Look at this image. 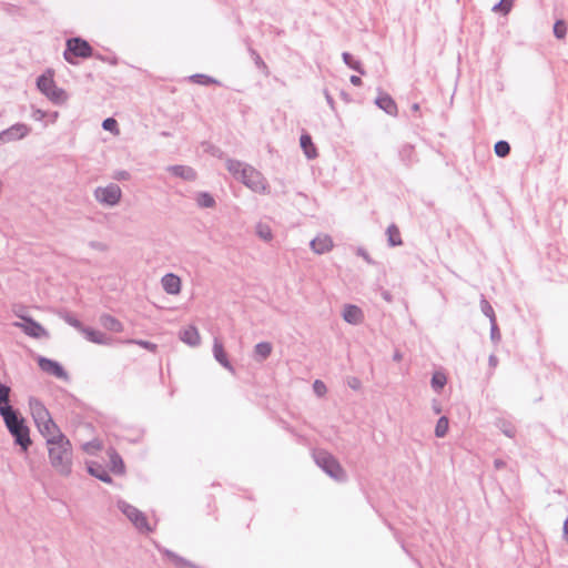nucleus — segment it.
I'll return each mask as SVG.
<instances>
[{
	"mask_svg": "<svg viewBox=\"0 0 568 568\" xmlns=\"http://www.w3.org/2000/svg\"><path fill=\"white\" fill-rule=\"evenodd\" d=\"M446 383H447V378H446L445 374H443L440 372H436L433 374L430 384H432L433 389L436 393H440V390L444 388Z\"/></svg>",
	"mask_w": 568,
	"mask_h": 568,
	"instance_id": "32",
	"label": "nucleus"
},
{
	"mask_svg": "<svg viewBox=\"0 0 568 568\" xmlns=\"http://www.w3.org/2000/svg\"><path fill=\"white\" fill-rule=\"evenodd\" d=\"M47 113L40 109H37L32 113V118L37 121H42L45 118Z\"/></svg>",
	"mask_w": 568,
	"mask_h": 568,
	"instance_id": "51",
	"label": "nucleus"
},
{
	"mask_svg": "<svg viewBox=\"0 0 568 568\" xmlns=\"http://www.w3.org/2000/svg\"><path fill=\"white\" fill-rule=\"evenodd\" d=\"M10 393L11 388L4 384L0 383V415H6L13 409L10 405Z\"/></svg>",
	"mask_w": 568,
	"mask_h": 568,
	"instance_id": "21",
	"label": "nucleus"
},
{
	"mask_svg": "<svg viewBox=\"0 0 568 568\" xmlns=\"http://www.w3.org/2000/svg\"><path fill=\"white\" fill-rule=\"evenodd\" d=\"M383 297H384L386 301H388V302L390 301V295H389V293H387V292H385V293L383 294Z\"/></svg>",
	"mask_w": 568,
	"mask_h": 568,
	"instance_id": "62",
	"label": "nucleus"
},
{
	"mask_svg": "<svg viewBox=\"0 0 568 568\" xmlns=\"http://www.w3.org/2000/svg\"><path fill=\"white\" fill-rule=\"evenodd\" d=\"M376 105L389 115L397 114V105L389 94L383 93L375 100Z\"/></svg>",
	"mask_w": 568,
	"mask_h": 568,
	"instance_id": "20",
	"label": "nucleus"
},
{
	"mask_svg": "<svg viewBox=\"0 0 568 568\" xmlns=\"http://www.w3.org/2000/svg\"><path fill=\"white\" fill-rule=\"evenodd\" d=\"M166 170L184 181H194L196 179V172L187 165H170Z\"/></svg>",
	"mask_w": 568,
	"mask_h": 568,
	"instance_id": "19",
	"label": "nucleus"
},
{
	"mask_svg": "<svg viewBox=\"0 0 568 568\" xmlns=\"http://www.w3.org/2000/svg\"><path fill=\"white\" fill-rule=\"evenodd\" d=\"M489 366L495 368L498 365V358L496 355H490L488 358Z\"/></svg>",
	"mask_w": 568,
	"mask_h": 568,
	"instance_id": "56",
	"label": "nucleus"
},
{
	"mask_svg": "<svg viewBox=\"0 0 568 568\" xmlns=\"http://www.w3.org/2000/svg\"><path fill=\"white\" fill-rule=\"evenodd\" d=\"M349 81L355 87H359L363 83L362 79L359 77H357V75H351Z\"/></svg>",
	"mask_w": 568,
	"mask_h": 568,
	"instance_id": "54",
	"label": "nucleus"
},
{
	"mask_svg": "<svg viewBox=\"0 0 568 568\" xmlns=\"http://www.w3.org/2000/svg\"><path fill=\"white\" fill-rule=\"evenodd\" d=\"M490 338L493 342L498 343L501 338L499 328L497 326V321L490 322Z\"/></svg>",
	"mask_w": 568,
	"mask_h": 568,
	"instance_id": "45",
	"label": "nucleus"
},
{
	"mask_svg": "<svg viewBox=\"0 0 568 568\" xmlns=\"http://www.w3.org/2000/svg\"><path fill=\"white\" fill-rule=\"evenodd\" d=\"M58 116V112H55L53 115H52V119H55Z\"/></svg>",
	"mask_w": 568,
	"mask_h": 568,
	"instance_id": "64",
	"label": "nucleus"
},
{
	"mask_svg": "<svg viewBox=\"0 0 568 568\" xmlns=\"http://www.w3.org/2000/svg\"><path fill=\"white\" fill-rule=\"evenodd\" d=\"M3 422L14 438V443L21 447L23 452L28 450L31 445L29 435V428L24 423V419L19 415L17 410H12L1 416Z\"/></svg>",
	"mask_w": 568,
	"mask_h": 568,
	"instance_id": "3",
	"label": "nucleus"
},
{
	"mask_svg": "<svg viewBox=\"0 0 568 568\" xmlns=\"http://www.w3.org/2000/svg\"><path fill=\"white\" fill-rule=\"evenodd\" d=\"M100 323L104 328L111 332L120 333L123 331V324L110 314H102L100 316Z\"/></svg>",
	"mask_w": 568,
	"mask_h": 568,
	"instance_id": "25",
	"label": "nucleus"
},
{
	"mask_svg": "<svg viewBox=\"0 0 568 568\" xmlns=\"http://www.w3.org/2000/svg\"><path fill=\"white\" fill-rule=\"evenodd\" d=\"M343 320L352 325H358L364 321L363 311L353 304H347L344 306L342 312Z\"/></svg>",
	"mask_w": 568,
	"mask_h": 568,
	"instance_id": "13",
	"label": "nucleus"
},
{
	"mask_svg": "<svg viewBox=\"0 0 568 568\" xmlns=\"http://www.w3.org/2000/svg\"><path fill=\"white\" fill-rule=\"evenodd\" d=\"M59 315L70 326L74 327L79 332L83 331L84 325L78 318H75L71 313L60 312Z\"/></svg>",
	"mask_w": 568,
	"mask_h": 568,
	"instance_id": "33",
	"label": "nucleus"
},
{
	"mask_svg": "<svg viewBox=\"0 0 568 568\" xmlns=\"http://www.w3.org/2000/svg\"><path fill=\"white\" fill-rule=\"evenodd\" d=\"M180 339L192 347L199 346L201 343L200 333L197 328L192 325L180 332Z\"/></svg>",
	"mask_w": 568,
	"mask_h": 568,
	"instance_id": "18",
	"label": "nucleus"
},
{
	"mask_svg": "<svg viewBox=\"0 0 568 568\" xmlns=\"http://www.w3.org/2000/svg\"><path fill=\"white\" fill-rule=\"evenodd\" d=\"M102 128L110 132H119L118 122L113 118H108L102 122Z\"/></svg>",
	"mask_w": 568,
	"mask_h": 568,
	"instance_id": "43",
	"label": "nucleus"
},
{
	"mask_svg": "<svg viewBox=\"0 0 568 568\" xmlns=\"http://www.w3.org/2000/svg\"><path fill=\"white\" fill-rule=\"evenodd\" d=\"M403 358V355L399 352H395L393 359L399 362Z\"/></svg>",
	"mask_w": 568,
	"mask_h": 568,
	"instance_id": "59",
	"label": "nucleus"
},
{
	"mask_svg": "<svg viewBox=\"0 0 568 568\" xmlns=\"http://www.w3.org/2000/svg\"><path fill=\"white\" fill-rule=\"evenodd\" d=\"M39 432L44 436L47 445L49 444V440H59L63 437H65L57 424L53 422L52 418L47 419L44 423H39L37 425Z\"/></svg>",
	"mask_w": 568,
	"mask_h": 568,
	"instance_id": "12",
	"label": "nucleus"
},
{
	"mask_svg": "<svg viewBox=\"0 0 568 568\" xmlns=\"http://www.w3.org/2000/svg\"><path fill=\"white\" fill-rule=\"evenodd\" d=\"M81 333L85 336V338L89 342L100 344V345L109 344V338L106 337V335L104 333H102L100 331L84 326V328Z\"/></svg>",
	"mask_w": 568,
	"mask_h": 568,
	"instance_id": "24",
	"label": "nucleus"
},
{
	"mask_svg": "<svg viewBox=\"0 0 568 568\" xmlns=\"http://www.w3.org/2000/svg\"><path fill=\"white\" fill-rule=\"evenodd\" d=\"M567 27L564 21H557L554 26V33L558 39H562L566 36Z\"/></svg>",
	"mask_w": 568,
	"mask_h": 568,
	"instance_id": "41",
	"label": "nucleus"
},
{
	"mask_svg": "<svg viewBox=\"0 0 568 568\" xmlns=\"http://www.w3.org/2000/svg\"><path fill=\"white\" fill-rule=\"evenodd\" d=\"M23 323H14V326L21 328L27 335L36 338L48 336L47 331L41 324L32 320L31 317H22Z\"/></svg>",
	"mask_w": 568,
	"mask_h": 568,
	"instance_id": "10",
	"label": "nucleus"
},
{
	"mask_svg": "<svg viewBox=\"0 0 568 568\" xmlns=\"http://www.w3.org/2000/svg\"><path fill=\"white\" fill-rule=\"evenodd\" d=\"M130 174L126 171H119L115 173L114 179L116 180H129Z\"/></svg>",
	"mask_w": 568,
	"mask_h": 568,
	"instance_id": "53",
	"label": "nucleus"
},
{
	"mask_svg": "<svg viewBox=\"0 0 568 568\" xmlns=\"http://www.w3.org/2000/svg\"><path fill=\"white\" fill-rule=\"evenodd\" d=\"M37 362L40 369L43 371L44 373L63 381L69 379L68 373L58 362L43 356H39Z\"/></svg>",
	"mask_w": 568,
	"mask_h": 568,
	"instance_id": "9",
	"label": "nucleus"
},
{
	"mask_svg": "<svg viewBox=\"0 0 568 568\" xmlns=\"http://www.w3.org/2000/svg\"><path fill=\"white\" fill-rule=\"evenodd\" d=\"M0 143H6L4 142V136L2 135V132H0Z\"/></svg>",
	"mask_w": 568,
	"mask_h": 568,
	"instance_id": "63",
	"label": "nucleus"
},
{
	"mask_svg": "<svg viewBox=\"0 0 568 568\" xmlns=\"http://www.w3.org/2000/svg\"><path fill=\"white\" fill-rule=\"evenodd\" d=\"M448 428H449L448 418L446 416H442L436 423V427H435L436 437H438V438L445 437L448 432Z\"/></svg>",
	"mask_w": 568,
	"mask_h": 568,
	"instance_id": "34",
	"label": "nucleus"
},
{
	"mask_svg": "<svg viewBox=\"0 0 568 568\" xmlns=\"http://www.w3.org/2000/svg\"><path fill=\"white\" fill-rule=\"evenodd\" d=\"M161 284L164 292L170 295H178L181 292V278L173 273L165 274L161 280Z\"/></svg>",
	"mask_w": 568,
	"mask_h": 568,
	"instance_id": "15",
	"label": "nucleus"
},
{
	"mask_svg": "<svg viewBox=\"0 0 568 568\" xmlns=\"http://www.w3.org/2000/svg\"><path fill=\"white\" fill-rule=\"evenodd\" d=\"M89 473L95 478L100 479L103 483L110 484L112 481L111 476L108 470L100 464H92L88 468Z\"/></svg>",
	"mask_w": 568,
	"mask_h": 568,
	"instance_id": "28",
	"label": "nucleus"
},
{
	"mask_svg": "<svg viewBox=\"0 0 568 568\" xmlns=\"http://www.w3.org/2000/svg\"><path fill=\"white\" fill-rule=\"evenodd\" d=\"M480 310L489 318V322H494L496 320L495 311L489 302L481 296L480 298Z\"/></svg>",
	"mask_w": 568,
	"mask_h": 568,
	"instance_id": "37",
	"label": "nucleus"
},
{
	"mask_svg": "<svg viewBox=\"0 0 568 568\" xmlns=\"http://www.w3.org/2000/svg\"><path fill=\"white\" fill-rule=\"evenodd\" d=\"M97 202L104 206L113 207L122 199V190L116 183H109L105 186H98L93 192Z\"/></svg>",
	"mask_w": 568,
	"mask_h": 568,
	"instance_id": "7",
	"label": "nucleus"
},
{
	"mask_svg": "<svg viewBox=\"0 0 568 568\" xmlns=\"http://www.w3.org/2000/svg\"><path fill=\"white\" fill-rule=\"evenodd\" d=\"M31 129L29 125L24 123H16L10 128L2 131V135L4 136V142H13L19 141L26 138L30 133Z\"/></svg>",
	"mask_w": 568,
	"mask_h": 568,
	"instance_id": "11",
	"label": "nucleus"
},
{
	"mask_svg": "<svg viewBox=\"0 0 568 568\" xmlns=\"http://www.w3.org/2000/svg\"><path fill=\"white\" fill-rule=\"evenodd\" d=\"M495 153L499 158H505L510 153V145L507 141L500 140L495 144Z\"/></svg>",
	"mask_w": 568,
	"mask_h": 568,
	"instance_id": "39",
	"label": "nucleus"
},
{
	"mask_svg": "<svg viewBox=\"0 0 568 568\" xmlns=\"http://www.w3.org/2000/svg\"><path fill=\"white\" fill-rule=\"evenodd\" d=\"M300 143L307 159H315L317 156V151L311 135L303 134L300 139Z\"/></svg>",
	"mask_w": 568,
	"mask_h": 568,
	"instance_id": "26",
	"label": "nucleus"
},
{
	"mask_svg": "<svg viewBox=\"0 0 568 568\" xmlns=\"http://www.w3.org/2000/svg\"><path fill=\"white\" fill-rule=\"evenodd\" d=\"M434 410H435V413H436V414H439V413H440V407H439V405L434 404Z\"/></svg>",
	"mask_w": 568,
	"mask_h": 568,
	"instance_id": "61",
	"label": "nucleus"
},
{
	"mask_svg": "<svg viewBox=\"0 0 568 568\" xmlns=\"http://www.w3.org/2000/svg\"><path fill=\"white\" fill-rule=\"evenodd\" d=\"M324 95H325V99L329 105V108L335 111V101L333 99V97L329 94V92L327 90H324Z\"/></svg>",
	"mask_w": 568,
	"mask_h": 568,
	"instance_id": "52",
	"label": "nucleus"
},
{
	"mask_svg": "<svg viewBox=\"0 0 568 568\" xmlns=\"http://www.w3.org/2000/svg\"><path fill=\"white\" fill-rule=\"evenodd\" d=\"M258 235H260L263 240H265V241H270V240L272 239V232H271V230H270L268 227H266V229H262V227H260V230H258Z\"/></svg>",
	"mask_w": 568,
	"mask_h": 568,
	"instance_id": "49",
	"label": "nucleus"
},
{
	"mask_svg": "<svg viewBox=\"0 0 568 568\" xmlns=\"http://www.w3.org/2000/svg\"><path fill=\"white\" fill-rule=\"evenodd\" d=\"M316 465L322 468L329 477L337 481L346 480V473L338 460L328 452L318 449L313 453Z\"/></svg>",
	"mask_w": 568,
	"mask_h": 568,
	"instance_id": "4",
	"label": "nucleus"
},
{
	"mask_svg": "<svg viewBox=\"0 0 568 568\" xmlns=\"http://www.w3.org/2000/svg\"><path fill=\"white\" fill-rule=\"evenodd\" d=\"M342 58L347 67L357 71L361 74H365V70L363 69L362 63L358 60H355L351 53L344 52L342 54Z\"/></svg>",
	"mask_w": 568,
	"mask_h": 568,
	"instance_id": "31",
	"label": "nucleus"
},
{
	"mask_svg": "<svg viewBox=\"0 0 568 568\" xmlns=\"http://www.w3.org/2000/svg\"><path fill=\"white\" fill-rule=\"evenodd\" d=\"M419 109H420V106H419V104H418V103H414V104L412 105V111H414V112H418V111H419Z\"/></svg>",
	"mask_w": 568,
	"mask_h": 568,
	"instance_id": "60",
	"label": "nucleus"
},
{
	"mask_svg": "<svg viewBox=\"0 0 568 568\" xmlns=\"http://www.w3.org/2000/svg\"><path fill=\"white\" fill-rule=\"evenodd\" d=\"M192 79L199 83V84H212V83H217V81L209 75H205V74H195L192 77Z\"/></svg>",
	"mask_w": 568,
	"mask_h": 568,
	"instance_id": "42",
	"label": "nucleus"
},
{
	"mask_svg": "<svg viewBox=\"0 0 568 568\" xmlns=\"http://www.w3.org/2000/svg\"><path fill=\"white\" fill-rule=\"evenodd\" d=\"M248 51H250V54L253 58L256 67L262 69V70H266L267 65L265 64V62L263 61L261 55L254 49H252V48H250Z\"/></svg>",
	"mask_w": 568,
	"mask_h": 568,
	"instance_id": "44",
	"label": "nucleus"
},
{
	"mask_svg": "<svg viewBox=\"0 0 568 568\" xmlns=\"http://www.w3.org/2000/svg\"><path fill=\"white\" fill-rule=\"evenodd\" d=\"M89 246L93 250H97V251H100V252H104L108 250V246L102 243V242H99V241H91L89 243Z\"/></svg>",
	"mask_w": 568,
	"mask_h": 568,
	"instance_id": "48",
	"label": "nucleus"
},
{
	"mask_svg": "<svg viewBox=\"0 0 568 568\" xmlns=\"http://www.w3.org/2000/svg\"><path fill=\"white\" fill-rule=\"evenodd\" d=\"M387 240L390 246H399L403 244L399 229L395 224H390L387 230Z\"/></svg>",
	"mask_w": 568,
	"mask_h": 568,
	"instance_id": "30",
	"label": "nucleus"
},
{
	"mask_svg": "<svg viewBox=\"0 0 568 568\" xmlns=\"http://www.w3.org/2000/svg\"><path fill=\"white\" fill-rule=\"evenodd\" d=\"M125 343L128 344H136L152 353H155L156 349H158V345L154 344V343H151L149 341H143V339H128Z\"/></svg>",
	"mask_w": 568,
	"mask_h": 568,
	"instance_id": "40",
	"label": "nucleus"
},
{
	"mask_svg": "<svg viewBox=\"0 0 568 568\" xmlns=\"http://www.w3.org/2000/svg\"><path fill=\"white\" fill-rule=\"evenodd\" d=\"M118 508L123 515H125V517L134 525L136 529L145 532L151 531V527L149 526L145 515L136 507L124 500H119Z\"/></svg>",
	"mask_w": 568,
	"mask_h": 568,
	"instance_id": "8",
	"label": "nucleus"
},
{
	"mask_svg": "<svg viewBox=\"0 0 568 568\" xmlns=\"http://www.w3.org/2000/svg\"><path fill=\"white\" fill-rule=\"evenodd\" d=\"M49 459L52 467L62 476L72 471V446L67 437L59 440H49Z\"/></svg>",
	"mask_w": 568,
	"mask_h": 568,
	"instance_id": "2",
	"label": "nucleus"
},
{
	"mask_svg": "<svg viewBox=\"0 0 568 568\" xmlns=\"http://www.w3.org/2000/svg\"><path fill=\"white\" fill-rule=\"evenodd\" d=\"M357 255L362 256L368 264H374L373 260L371 258L369 254L362 247L357 250Z\"/></svg>",
	"mask_w": 568,
	"mask_h": 568,
	"instance_id": "50",
	"label": "nucleus"
},
{
	"mask_svg": "<svg viewBox=\"0 0 568 568\" xmlns=\"http://www.w3.org/2000/svg\"><path fill=\"white\" fill-rule=\"evenodd\" d=\"M37 87L50 101L55 104H61L67 101L65 91L55 85L53 74L50 71H48V74H42L38 78Z\"/></svg>",
	"mask_w": 568,
	"mask_h": 568,
	"instance_id": "5",
	"label": "nucleus"
},
{
	"mask_svg": "<svg viewBox=\"0 0 568 568\" xmlns=\"http://www.w3.org/2000/svg\"><path fill=\"white\" fill-rule=\"evenodd\" d=\"M347 386L354 390H358L362 387V382L359 378L355 376L347 377Z\"/></svg>",
	"mask_w": 568,
	"mask_h": 568,
	"instance_id": "47",
	"label": "nucleus"
},
{
	"mask_svg": "<svg viewBox=\"0 0 568 568\" xmlns=\"http://www.w3.org/2000/svg\"><path fill=\"white\" fill-rule=\"evenodd\" d=\"M313 389H314V393L317 395V396H323L326 394L327 392V388H326V385L320 381V379H316L313 384Z\"/></svg>",
	"mask_w": 568,
	"mask_h": 568,
	"instance_id": "46",
	"label": "nucleus"
},
{
	"mask_svg": "<svg viewBox=\"0 0 568 568\" xmlns=\"http://www.w3.org/2000/svg\"><path fill=\"white\" fill-rule=\"evenodd\" d=\"M226 169L234 176V179L242 182L253 192L262 194L268 193L266 179L252 165L245 164L239 160L227 159Z\"/></svg>",
	"mask_w": 568,
	"mask_h": 568,
	"instance_id": "1",
	"label": "nucleus"
},
{
	"mask_svg": "<svg viewBox=\"0 0 568 568\" xmlns=\"http://www.w3.org/2000/svg\"><path fill=\"white\" fill-rule=\"evenodd\" d=\"M30 409L36 425L44 423L47 419L51 418L49 410L37 398L30 399Z\"/></svg>",
	"mask_w": 568,
	"mask_h": 568,
	"instance_id": "14",
	"label": "nucleus"
},
{
	"mask_svg": "<svg viewBox=\"0 0 568 568\" xmlns=\"http://www.w3.org/2000/svg\"><path fill=\"white\" fill-rule=\"evenodd\" d=\"M494 467H495V469L499 470V469L506 467V463L503 459L497 458L494 460Z\"/></svg>",
	"mask_w": 568,
	"mask_h": 568,
	"instance_id": "55",
	"label": "nucleus"
},
{
	"mask_svg": "<svg viewBox=\"0 0 568 568\" xmlns=\"http://www.w3.org/2000/svg\"><path fill=\"white\" fill-rule=\"evenodd\" d=\"M91 447L99 448L100 445L99 444L95 445L94 443H87L83 445V449L88 453L90 452Z\"/></svg>",
	"mask_w": 568,
	"mask_h": 568,
	"instance_id": "57",
	"label": "nucleus"
},
{
	"mask_svg": "<svg viewBox=\"0 0 568 568\" xmlns=\"http://www.w3.org/2000/svg\"><path fill=\"white\" fill-rule=\"evenodd\" d=\"M564 538L568 541V519L564 523Z\"/></svg>",
	"mask_w": 568,
	"mask_h": 568,
	"instance_id": "58",
	"label": "nucleus"
},
{
	"mask_svg": "<svg viewBox=\"0 0 568 568\" xmlns=\"http://www.w3.org/2000/svg\"><path fill=\"white\" fill-rule=\"evenodd\" d=\"M310 245L314 253L324 254L333 248V241L329 235L321 234L313 239Z\"/></svg>",
	"mask_w": 568,
	"mask_h": 568,
	"instance_id": "16",
	"label": "nucleus"
},
{
	"mask_svg": "<svg viewBox=\"0 0 568 568\" xmlns=\"http://www.w3.org/2000/svg\"><path fill=\"white\" fill-rule=\"evenodd\" d=\"M273 346L270 342H261L254 346L253 356L258 363L264 362L272 353Z\"/></svg>",
	"mask_w": 568,
	"mask_h": 568,
	"instance_id": "23",
	"label": "nucleus"
},
{
	"mask_svg": "<svg viewBox=\"0 0 568 568\" xmlns=\"http://www.w3.org/2000/svg\"><path fill=\"white\" fill-rule=\"evenodd\" d=\"M93 49L90 43L81 38H71L67 40V48L63 58L71 64H75L74 58H90Z\"/></svg>",
	"mask_w": 568,
	"mask_h": 568,
	"instance_id": "6",
	"label": "nucleus"
},
{
	"mask_svg": "<svg viewBox=\"0 0 568 568\" xmlns=\"http://www.w3.org/2000/svg\"><path fill=\"white\" fill-rule=\"evenodd\" d=\"M163 555L175 566V568H197L195 564L169 549L163 550Z\"/></svg>",
	"mask_w": 568,
	"mask_h": 568,
	"instance_id": "22",
	"label": "nucleus"
},
{
	"mask_svg": "<svg viewBox=\"0 0 568 568\" xmlns=\"http://www.w3.org/2000/svg\"><path fill=\"white\" fill-rule=\"evenodd\" d=\"M197 204L201 207H213L215 205V200L213 196L206 192H202L197 196Z\"/></svg>",
	"mask_w": 568,
	"mask_h": 568,
	"instance_id": "38",
	"label": "nucleus"
},
{
	"mask_svg": "<svg viewBox=\"0 0 568 568\" xmlns=\"http://www.w3.org/2000/svg\"><path fill=\"white\" fill-rule=\"evenodd\" d=\"M213 355L214 358L229 372L234 373V367L230 363L226 353L224 351L223 344L219 338H214L213 342Z\"/></svg>",
	"mask_w": 568,
	"mask_h": 568,
	"instance_id": "17",
	"label": "nucleus"
},
{
	"mask_svg": "<svg viewBox=\"0 0 568 568\" xmlns=\"http://www.w3.org/2000/svg\"><path fill=\"white\" fill-rule=\"evenodd\" d=\"M399 156L406 165H410L412 163L417 161L416 154H415V148L409 143L402 145V148L399 150Z\"/></svg>",
	"mask_w": 568,
	"mask_h": 568,
	"instance_id": "29",
	"label": "nucleus"
},
{
	"mask_svg": "<svg viewBox=\"0 0 568 568\" xmlns=\"http://www.w3.org/2000/svg\"><path fill=\"white\" fill-rule=\"evenodd\" d=\"M497 426L503 432V434H505L507 437H509V438H514L515 437L516 428H515V426L510 422H507L505 419H500V420L497 422Z\"/></svg>",
	"mask_w": 568,
	"mask_h": 568,
	"instance_id": "36",
	"label": "nucleus"
},
{
	"mask_svg": "<svg viewBox=\"0 0 568 568\" xmlns=\"http://www.w3.org/2000/svg\"><path fill=\"white\" fill-rule=\"evenodd\" d=\"M108 455L110 457V466L111 470L114 474H123L124 473V463L121 456L113 449H109Z\"/></svg>",
	"mask_w": 568,
	"mask_h": 568,
	"instance_id": "27",
	"label": "nucleus"
},
{
	"mask_svg": "<svg viewBox=\"0 0 568 568\" xmlns=\"http://www.w3.org/2000/svg\"><path fill=\"white\" fill-rule=\"evenodd\" d=\"M515 0H500L493 7V12H500L504 16H507L514 6Z\"/></svg>",
	"mask_w": 568,
	"mask_h": 568,
	"instance_id": "35",
	"label": "nucleus"
}]
</instances>
